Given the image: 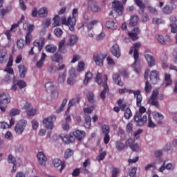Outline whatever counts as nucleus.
<instances>
[{
  "mask_svg": "<svg viewBox=\"0 0 177 177\" xmlns=\"http://www.w3.org/2000/svg\"><path fill=\"white\" fill-rule=\"evenodd\" d=\"M66 45V40L62 39L58 46L59 48V52H60L61 53H66V52H67V50H66V48H64Z\"/></svg>",
  "mask_w": 177,
  "mask_h": 177,
  "instance_id": "nucleus-40",
  "label": "nucleus"
},
{
  "mask_svg": "<svg viewBox=\"0 0 177 177\" xmlns=\"http://www.w3.org/2000/svg\"><path fill=\"white\" fill-rule=\"evenodd\" d=\"M71 134H72V136L75 138V139H77V140H79V142H81V140H82V139L85 138L84 131L81 130H76L75 131H73V133H71Z\"/></svg>",
  "mask_w": 177,
  "mask_h": 177,
  "instance_id": "nucleus-20",
  "label": "nucleus"
},
{
  "mask_svg": "<svg viewBox=\"0 0 177 177\" xmlns=\"http://www.w3.org/2000/svg\"><path fill=\"white\" fill-rule=\"evenodd\" d=\"M128 104L127 103L123 104L120 107V110L124 111V118L125 120H130L132 117V111H131L130 107H127Z\"/></svg>",
  "mask_w": 177,
  "mask_h": 177,
  "instance_id": "nucleus-15",
  "label": "nucleus"
},
{
  "mask_svg": "<svg viewBox=\"0 0 177 177\" xmlns=\"http://www.w3.org/2000/svg\"><path fill=\"white\" fill-rule=\"evenodd\" d=\"M118 92L120 95H124V93H133L134 95V97H136V106H140V102L143 100V97L142 96V94H140V90L135 91L128 88H120Z\"/></svg>",
  "mask_w": 177,
  "mask_h": 177,
  "instance_id": "nucleus-4",
  "label": "nucleus"
},
{
  "mask_svg": "<svg viewBox=\"0 0 177 177\" xmlns=\"http://www.w3.org/2000/svg\"><path fill=\"white\" fill-rule=\"evenodd\" d=\"M107 154V152L106 151H103V149H100V154L96 157L97 161H103L104 158H106V155Z\"/></svg>",
  "mask_w": 177,
  "mask_h": 177,
  "instance_id": "nucleus-36",
  "label": "nucleus"
},
{
  "mask_svg": "<svg viewBox=\"0 0 177 177\" xmlns=\"http://www.w3.org/2000/svg\"><path fill=\"white\" fill-rule=\"evenodd\" d=\"M107 57V54H95L93 55V61L97 66H103V60Z\"/></svg>",
  "mask_w": 177,
  "mask_h": 177,
  "instance_id": "nucleus-12",
  "label": "nucleus"
},
{
  "mask_svg": "<svg viewBox=\"0 0 177 177\" xmlns=\"http://www.w3.org/2000/svg\"><path fill=\"white\" fill-rule=\"evenodd\" d=\"M8 161L10 164L13 165L11 172H12V173L16 172V169H17L16 165L17 164V162L16 161V159L13 157V156L12 154L8 155Z\"/></svg>",
  "mask_w": 177,
  "mask_h": 177,
  "instance_id": "nucleus-25",
  "label": "nucleus"
},
{
  "mask_svg": "<svg viewBox=\"0 0 177 177\" xmlns=\"http://www.w3.org/2000/svg\"><path fill=\"white\" fill-rule=\"evenodd\" d=\"M54 34L58 38H60L62 35H63V30L62 29L57 28L54 30Z\"/></svg>",
  "mask_w": 177,
  "mask_h": 177,
  "instance_id": "nucleus-64",
  "label": "nucleus"
},
{
  "mask_svg": "<svg viewBox=\"0 0 177 177\" xmlns=\"http://www.w3.org/2000/svg\"><path fill=\"white\" fill-rule=\"evenodd\" d=\"M97 23H99L98 20H93L91 22H89L86 26L88 30H92L93 27H95V26L97 24Z\"/></svg>",
  "mask_w": 177,
  "mask_h": 177,
  "instance_id": "nucleus-50",
  "label": "nucleus"
},
{
  "mask_svg": "<svg viewBox=\"0 0 177 177\" xmlns=\"http://www.w3.org/2000/svg\"><path fill=\"white\" fill-rule=\"evenodd\" d=\"M39 17H46L48 16V8L46 7H42L38 10Z\"/></svg>",
  "mask_w": 177,
  "mask_h": 177,
  "instance_id": "nucleus-35",
  "label": "nucleus"
},
{
  "mask_svg": "<svg viewBox=\"0 0 177 177\" xmlns=\"http://www.w3.org/2000/svg\"><path fill=\"white\" fill-rule=\"evenodd\" d=\"M54 121H56V116L55 115H50L47 118H44L43 120V124L45 126V128L46 129H53V127H55ZM52 135V131H50L47 133V138H50V136Z\"/></svg>",
  "mask_w": 177,
  "mask_h": 177,
  "instance_id": "nucleus-5",
  "label": "nucleus"
},
{
  "mask_svg": "<svg viewBox=\"0 0 177 177\" xmlns=\"http://www.w3.org/2000/svg\"><path fill=\"white\" fill-rule=\"evenodd\" d=\"M24 28H28V32L26 34H31L32 31H34V25H28L27 24H24Z\"/></svg>",
  "mask_w": 177,
  "mask_h": 177,
  "instance_id": "nucleus-54",
  "label": "nucleus"
},
{
  "mask_svg": "<svg viewBox=\"0 0 177 177\" xmlns=\"http://www.w3.org/2000/svg\"><path fill=\"white\" fill-rule=\"evenodd\" d=\"M87 99L89 103H95V95L92 92L87 93Z\"/></svg>",
  "mask_w": 177,
  "mask_h": 177,
  "instance_id": "nucleus-51",
  "label": "nucleus"
},
{
  "mask_svg": "<svg viewBox=\"0 0 177 177\" xmlns=\"http://www.w3.org/2000/svg\"><path fill=\"white\" fill-rule=\"evenodd\" d=\"M157 41L161 45H165L167 42H169L171 41V37L169 36H165V38L162 35H158Z\"/></svg>",
  "mask_w": 177,
  "mask_h": 177,
  "instance_id": "nucleus-26",
  "label": "nucleus"
},
{
  "mask_svg": "<svg viewBox=\"0 0 177 177\" xmlns=\"http://www.w3.org/2000/svg\"><path fill=\"white\" fill-rule=\"evenodd\" d=\"M44 87L46 89V91L48 93L52 92L53 91H54L55 89H57V88L56 85H55V83L53 82H48L47 83H46Z\"/></svg>",
  "mask_w": 177,
  "mask_h": 177,
  "instance_id": "nucleus-28",
  "label": "nucleus"
},
{
  "mask_svg": "<svg viewBox=\"0 0 177 177\" xmlns=\"http://www.w3.org/2000/svg\"><path fill=\"white\" fill-rule=\"evenodd\" d=\"M158 97V91H153L151 97L148 100V104L151 106H154L156 109H158L160 107V104L158 103V101H157Z\"/></svg>",
  "mask_w": 177,
  "mask_h": 177,
  "instance_id": "nucleus-8",
  "label": "nucleus"
},
{
  "mask_svg": "<svg viewBox=\"0 0 177 177\" xmlns=\"http://www.w3.org/2000/svg\"><path fill=\"white\" fill-rule=\"evenodd\" d=\"M135 2L136 3V5L138 6L139 8H140L141 12H142V13H143V12H145V8L143 2H142V1H140V0H135Z\"/></svg>",
  "mask_w": 177,
  "mask_h": 177,
  "instance_id": "nucleus-57",
  "label": "nucleus"
},
{
  "mask_svg": "<svg viewBox=\"0 0 177 177\" xmlns=\"http://www.w3.org/2000/svg\"><path fill=\"white\" fill-rule=\"evenodd\" d=\"M140 43H135L133 47L131 48L129 51V55L133 53L134 63L132 64V68L134 69V71L139 74L140 73V63H139V51L138 49L140 48Z\"/></svg>",
  "mask_w": 177,
  "mask_h": 177,
  "instance_id": "nucleus-2",
  "label": "nucleus"
},
{
  "mask_svg": "<svg viewBox=\"0 0 177 177\" xmlns=\"http://www.w3.org/2000/svg\"><path fill=\"white\" fill-rule=\"evenodd\" d=\"M27 125V120H20L15 127V131L18 135H21L24 132L26 126Z\"/></svg>",
  "mask_w": 177,
  "mask_h": 177,
  "instance_id": "nucleus-9",
  "label": "nucleus"
},
{
  "mask_svg": "<svg viewBox=\"0 0 177 177\" xmlns=\"http://www.w3.org/2000/svg\"><path fill=\"white\" fill-rule=\"evenodd\" d=\"M111 52L112 55L118 59L121 57V50L120 49V46L118 44H114L112 46Z\"/></svg>",
  "mask_w": 177,
  "mask_h": 177,
  "instance_id": "nucleus-21",
  "label": "nucleus"
},
{
  "mask_svg": "<svg viewBox=\"0 0 177 177\" xmlns=\"http://www.w3.org/2000/svg\"><path fill=\"white\" fill-rule=\"evenodd\" d=\"M166 162L164 161L161 167L159 168V172H164L165 169H167V171H171V169H174V166L172 165V163H167L165 165Z\"/></svg>",
  "mask_w": 177,
  "mask_h": 177,
  "instance_id": "nucleus-30",
  "label": "nucleus"
},
{
  "mask_svg": "<svg viewBox=\"0 0 177 177\" xmlns=\"http://www.w3.org/2000/svg\"><path fill=\"white\" fill-rule=\"evenodd\" d=\"M149 74H150V70L147 69L145 71L144 75V78L145 80H146L145 86V91L146 92V93H150L151 92V89H153L151 84L149 82Z\"/></svg>",
  "mask_w": 177,
  "mask_h": 177,
  "instance_id": "nucleus-11",
  "label": "nucleus"
},
{
  "mask_svg": "<svg viewBox=\"0 0 177 177\" xmlns=\"http://www.w3.org/2000/svg\"><path fill=\"white\" fill-rule=\"evenodd\" d=\"M45 45V38L40 37L39 39H37L33 42V46L37 48L39 52H41Z\"/></svg>",
  "mask_w": 177,
  "mask_h": 177,
  "instance_id": "nucleus-18",
  "label": "nucleus"
},
{
  "mask_svg": "<svg viewBox=\"0 0 177 177\" xmlns=\"http://www.w3.org/2000/svg\"><path fill=\"white\" fill-rule=\"evenodd\" d=\"M8 60V52L6 50H0V63H5Z\"/></svg>",
  "mask_w": 177,
  "mask_h": 177,
  "instance_id": "nucleus-33",
  "label": "nucleus"
},
{
  "mask_svg": "<svg viewBox=\"0 0 177 177\" xmlns=\"http://www.w3.org/2000/svg\"><path fill=\"white\" fill-rule=\"evenodd\" d=\"M53 20V27H59V26H60V17H59V15H55Z\"/></svg>",
  "mask_w": 177,
  "mask_h": 177,
  "instance_id": "nucleus-45",
  "label": "nucleus"
},
{
  "mask_svg": "<svg viewBox=\"0 0 177 177\" xmlns=\"http://www.w3.org/2000/svg\"><path fill=\"white\" fill-rule=\"evenodd\" d=\"M102 133L104 135V142L105 145H109L110 142V126L108 124H103L102 127Z\"/></svg>",
  "mask_w": 177,
  "mask_h": 177,
  "instance_id": "nucleus-10",
  "label": "nucleus"
},
{
  "mask_svg": "<svg viewBox=\"0 0 177 177\" xmlns=\"http://www.w3.org/2000/svg\"><path fill=\"white\" fill-rule=\"evenodd\" d=\"M9 114L11 117H15V115H19L20 114V111L18 109H12L10 111Z\"/></svg>",
  "mask_w": 177,
  "mask_h": 177,
  "instance_id": "nucleus-60",
  "label": "nucleus"
},
{
  "mask_svg": "<svg viewBox=\"0 0 177 177\" xmlns=\"http://www.w3.org/2000/svg\"><path fill=\"white\" fill-rule=\"evenodd\" d=\"M75 102H77V100L75 98H73L69 101L68 108L65 112L66 115H68V114H70V109H71V107L75 104Z\"/></svg>",
  "mask_w": 177,
  "mask_h": 177,
  "instance_id": "nucleus-43",
  "label": "nucleus"
},
{
  "mask_svg": "<svg viewBox=\"0 0 177 177\" xmlns=\"http://www.w3.org/2000/svg\"><path fill=\"white\" fill-rule=\"evenodd\" d=\"M37 160H38L39 164H40V165H46V161H48V158L45 156V153H44V152H42V151L38 152Z\"/></svg>",
  "mask_w": 177,
  "mask_h": 177,
  "instance_id": "nucleus-22",
  "label": "nucleus"
},
{
  "mask_svg": "<svg viewBox=\"0 0 177 177\" xmlns=\"http://www.w3.org/2000/svg\"><path fill=\"white\" fill-rule=\"evenodd\" d=\"M89 8L91 9L92 12H100V8H99L95 3L90 5Z\"/></svg>",
  "mask_w": 177,
  "mask_h": 177,
  "instance_id": "nucleus-58",
  "label": "nucleus"
},
{
  "mask_svg": "<svg viewBox=\"0 0 177 177\" xmlns=\"http://www.w3.org/2000/svg\"><path fill=\"white\" fill-rule=\"evenodd\" d=\"M137 107H140L139 111L135 114L133 120L136 122L138 127H143L147 121V115H145V113H146V108L142 106V102H140V106H137Z\"/></svg>",
  "mask_w": 177,
  "mask_h": 177,
  "instance_id": "nucleus-3",
  "label": "nucleus"
},
{
  "mask_svg": "<svg viewBox=\"0 0 177 177\" xmlns=\"http://www.w3.org/2000/svg\"><path fill=\"white\" fill-rule=\"evenodd\" d=\"M84 70H85V64L84 63V62H80L77 65V71L79 73H81L84 71Z\"/></svg>",
  "mask_w": 177,
  "mask_h": 177,
  "instance_id": "nucleus-55",
  "label": "nucleus"
},
{
  "mask_svg": "<svg viewBox=\"0 0 177 177\" xmlns=\"http://www.w3.org/2000/svg\"><path fill=\"white\" fill-rule=\"evenodd\" d=\"M78 42V37L75 35H71L69 37V45H75Z\"/></svg>",
  "mask_w": 177,
  "mask_h": 177,
  "instance_id": "nucleus-44",
  "label": "nucleus"
},
{
  "mask_svg": "<svg viewBox=\"0 0 177 177\" xmlns=\"http://www.w3.org/2000/svg\"><path fill=\"white\" fill-rule=\"evenodd\" d=\"M157 127V124L154 123V122L151 120V116H150V114H149L148 116V128H156Z\"/></svg>",
  "mask_w": 177,
  "mask_h": 177,
  "instance_id": "nucleus-53",
  "label": "nucleus"
},
{
  "mask_svg": "<svg viewBox=\"0 0 177 177\" xmlns=\"http://www.w3.org/2000/svg\"><path fill=\"white\" fill-rule=\"evenodd\" d=\"M10 103V95L9 93H2L0 95V110L1 111H6L8 104Z\"/></svg>",
  "mask_w": 177,
  "mask_h": 177,
  "instance_id": "nucleus-6",
  "label": "nucleus"
},
{
  "mask_svg": "<svg viewBox=\"0 0 177 177\" xmlns=\"http://www.w3.org/2000/svg\"><path fill=\"white\" fill-rule=\"evenodd\" d=\"M115 146H116V149L120 151L125 149V145L123 142H121V141H117L115 143Z\"/></svg>",
  "mask_w": 177,
  "mask_h": 177,
  "instance_id": "nucleus-49",
  "label": "nucleus"
},
{
  "mask_svg": "<svg viewBox=\"0 0 177 177\" xmlns=\"http://www.w3.org/2000/svg\"><path fill=\"white\" fill-rule=\"evenodd\" d=\"M138 21H139V17L136 15L132 16L130 19L129 25L131 27H135V26L138 25Z\"/></svg>",
  "mask_w": 177,
  "mask_h": 177,
  "instance_id": "nucleus-38",
  "label": "nucleus"
},
{
  "mask_svg": "<svg viewBox=\"0 0 177 177\" xmlns=\"http://www.w3.org/2000/svg\"><path fill=\"white\" fill-rule=\"evenodd\" d=\"M149 78L151 84L156 85L160 81V73L158 71L153 70L150 73Z\"/></svg>",
  "mask_w": 177,
  "mask_h": 177,
  "instance_id": "nucleus-14",
  "label": "nucleus"
},
{
  "mask_svg": "<svg viewBox=\"0 0 177 177\" xmlns=\"http://www.w3.org/2000/svg\"><path fill=\"white\" fill-rule=\"evenodd\" d=\"M153 117L154 120L157 121V124H158V125H162V120H164V116L161 113L156 112Z\"/></svg>",
  "mask_w": 177,
  "mask_h": 177,
  "instance_id": "nucleus-31",
  "label": "nucleus"
},
{
  "mask_svg": "<svg viewBox=\"0 0 177 177\" xmlns=\"http://www.w3.org/2000/svg\"><path fill=\"white\" fill-rule=\"evenodd\" d=\"M66 104H67V99L64 98L62 101V105L60 106L59 109L56 111L57 114H60V113L63 111V109H64V107L66 106Z\"/></svg>",
  "mask_w": 177,
  "mask_h": 177,
  "instance_id": "nucleus-48",
  "label": "nucleus"
},
{
  "mask_svg": "<svg viewBox=\"0 0 177 177\" xmlns=\"http://www.w3.org/2000/svg\"><path fill=\"white\" fill-rule=\"evenodd\" d=\"M120 168L113 167L111 171V177H118L120 174Z\"/></svg>",
  "mask_w": 177,
  "mask_h": 177,
  "instance_id": "nucleus-59",
  "label": "nucleus"
},
{
  "mask_svg": "<svg viewBox=\"0 0 177 177\" xmlns=\"http://www.w3.org/2000/svg\"><path fill=\"white\" fill-rule=\"evenodd\" d=\"M12 12L11 6H6L5 8H0V19H3L7 13Z\"/></svg>",
  "mask_w": 177,
  "mask_h": 177,
  "instance_id": "nucleus-27",
  "label": "nucleus"
},
{
  "mask_svg": "<svg viewBox=\"0 0 177 177\" xmlns=\"http://www.w3.org/2000/svg\"><path fill=\"white\" fill-rule=\"evenodd\" d=\"M172 10H174V7H169V6L167 5L162 8V12L165 15H169V13H172Z\"/></svg>",
  "mask_w": 177,
  "mask_h": 177,
  "instance_id": "nucleus-47",
  "label": "nucleus"
},
{
  "mask_svg": "<svg viewBox=\"0 0 177 177\" xmlns=\"http://www.w3.org/2000/svg\"><path fill=\"white\" fill-rule=\"evenodd\" d=\"M145 57L149 64V67H154V66H156V59H154L153 55L145 54Z\"/></svg>",
  "mask_w": 177,
  "mask_h": 177,
  "instance_id": "nucleus-24",
  "label": "nucleus"
},
{
  "mask_svg": "<svg viewBox=\"0 0 177 177\" xmlns=\"http://www.w3.org/2000/svg\"><path fill=\"white\" fill-rule=\"evenodd\" d=\"M106 27L109 30H115V22L114 21H108L106 22Z\"/></svg>",
  "mask_w": 177,
  "mask_h": 177,
  "instance_id": "nucleus-46",
  "label": "nucleus"
},
{
  "mask_svg": "<svg viewBox=\"0 0 177 177\" xmlns=\"http://www.w3.org/2000/svg\"><path fill=\"white\" fill-rule=\"evenodd\" d=\"M47 57L48 55H46L45 53H42L40 60L36 63V67H37V68H42V66H44V62H45V59Z\"/></svg>",
  "mask_w": 177,
  "mask_h": 177,
  "instance_id": "nucleus-32",
  "label": "nucleus"
},
{
  "mask_svg": "<svg viewBox=\"0 0 177 177\" xmlns=\"http://www.w3.org/2000/svg\"><path fill=\"white\" fill-rule=\"evenodd\" d=\"M32 39V35L26 33V35L25 37V43L27 45H30V44H31Z\"/></svg>",
  "mask_w": 177,
  "mask_h": 177,
  "instance_id": "nucleus-61",
  "label": "nucleus"
},
{
  "mask_svg": "<svg viewBox=\"0 0 177 177\" xmlns=\"http://www.w3.org/2000/svg\"><path fill=\"white\" fill-rule=\"evenodd\" d=\"M74 154V151L71 149H68L66 150L64 153V158H68L69 157H71Z\"/></svg>",
  "mask_w": 177,
  "mask_h": 177,
  "instance_id": "nucleus-56",
  "label": "nucleus"
},
{
  "mask_svg": "<svg viewBox=\"0 0 177 177\" xmlns=\"http://www.w3.org/2000/svg\"><path fill=\"white\" fill-rule=\"evenodd\" d=\"M92 77H93V74L91 71H88L85 74V77L84 79V85H88L89 81L92 80Z\"/></svg>",
  "mask_w": 177,
  "mask_h": 177,
  "instance_id": "nucleus-37",
  "label": "nucleus"
},
{
  "mask_svg": "<svg viewBox=\"0 0 177 177\" xmlns=\"http://www.w3.org/2000/svg\"><path fill=\"white\" fill-rule=\"evenodd\" d=\"M51 60L55 62V63H60V62H63V56L60 53H57L51 57Z\"/></svg>",
  "mask_w": 177,
  "mask_h": 177,
  "instance_id": "nucleus-34",
  "label": "nucleus"
},
{
  "mask_svg": "<svg viewBox=\"0 0 177 177\" xmlns=\"http://www.w3.org/2000/svg\"><path fill=\"white\" fill-rule=\"evenodd\" d=\"M62 24H64L65 26H69L70 31H74V26H75V19L74 18H71V16L68 17H62L61 18Z\"/></svg>",
  "mask_w": 177,
  "mask_h": 177,
  "instance_id": "nucleus-7",
  "label": "nucleus"
},
{
  "mask_svg": "<svg viewBox=\"0 0 177 177\" xmlns=\"http://www.w3.org/2000/svg\"><path fill=\"white\" fill-rule=\"evenodd\" d=\"M17 85L19 86V89H23V88H26V86H27V84L24 80H19Z\"/></svg>",
  "mask_w": 177,
  "mask_h": 177,
  "instance_id": "nucleus-63",
  "label": "nucleus"
},
{
  "mask_svg": "<svg viewBox=\"0 0 177 177\" xmlns=\"http://www.w3.org/2000/svg\"><path fill=\"white\" fill-rule=\"evenodd\" d=\"M51 93V97L53 99H57L59 97V89L57 88V87L55 89L53 90V91L50 92Z\"/></svg>",
  "mask_w": 177,
  "mask_h": 177,
  "instance_id": "nucleus-52",
  "label": "nucleus"
},
{
  "mask_svg": "<svg viewBox=\"0 0 177 177\" xmlns=\"http://www.w3.org/2000/svg\"><path fill=\"white\" fill-rule=\"evenodd\" d=\"M170 21L171 22L170 24V27L171 28V32H173V34H176V32H177V26H176L177 19H176V17H175V16L170 17Z\"/></svg>",
  "mask_w": 177,
  "mask_h": 177,
  "instance_id": "nucleus-23",
  "label": "nucleus"
},
{
  "mask_svg": "<svg viewBox=\"0 0 177 177\" xmlns=\"http://www.w3.org/2000/svg\"><path fill=\"white\" fill-rule=\"evenodd\" d=\"M18 68L20 73V77L24 78V77H26V73H27V68H26L24 65H19Z\"/></svg>",
  "mask_w": 177,
  "mask_h": 177,
  "instance_id": "nucleus-39",
  "label": "nucleus"
},
{
  "mask_svg": "<svg viewBox=\"0 0 177 177\" xmlns=\"http://www.w3.org/2000/svg\"><path fill=\"white\" fill-rule=\"evenodd\" d=\"M113 81L114 84L118 85V86H122L124 85V83L121 80V76H120V74L118 73H115L113 75Z\"/></svg>",
  "mask_w": 177,
  "mask_h": 177,
  "instance_id": "nucleus-29",
  "label": "nucleus"
},
{
  "mask_svg": "<svg viewBox=\"0 0 177 177\" xmlns=\"http://www.w3.org/2000/svg\"><path fill=\"white\" fill-rule=\"evenodd\" d=\"M113 6L114 9H115L116 13H118L120 16L124 13V6H122V3L119 1H114L113 2Z\"/></svg>",
  "mask_w": 177,
  "mask_h": 177,
  "instance_id": "nucleus-16",
  "label": "nucleus"
},
{
  "mask_svg": "<svg viewBox=\"0 0 177 177\" xmlns=\"http://www.w3.org/2000/svg\"><path fill=\"white\" fill-rule=\"evenodd\" d=\"M46 50L48 53H55L57 50V47L52 44H48L46 46Z\"/></svg>",
  "mask_w": 177,
  "mask_h": 177,
  "instance_id": "nucleus-42",
  "label": "nucleus"
},
{
  "mask_svg": "<svg viewBox=\"0 0 177 177\" xmlns=\"http://www.w3.org/2000/svg\"><path fill=\"white\" fill-rule=\"evenodd\" d=\"M53 165H54L55 168H59V167H61L59 169V172H62V171L66 168V162L62 161L60 159L55 158L53 160Z\"/></svg>",
  "mask_w": 177,
  "mask_h": 177,
  "instance_id": "nucleus-17",
  "label": "nucleus"
},
{
  "mask_svg": "<svg viewBox=\"0 0 177 177\" xmlns=\"http://www.w3.org/2000/svg\"><path fill=\"white\" fill-rule=\"evenodd\" d=\"M60 138L66 145H70V143H73V142H75V138L73 136L71 133L69 134V136L67 134L60 136Z\"/></svg>",
  "mask_w": 177,
  "mask_h": 177,
  "instance_id": "nucleus-19",
  "label": "nucleus"
},
{
  "mask_svg": "<svg viewBox=\"0 0 177 177\" xmlns=\"http://www.w3.org/2000/svg\"><path fill=\"white\" fill-rule=\"evenodd\" d=\"M84 120H85L84 127L87 128V129H89V128H91V122L92 121L91 116L89 115H85Z\"/></svg>",
  "mask_w": 177,
  "mask_h": 177,
  "instance_id": "nucleus-41",
  "label": "nucleus"
},
{
  "mask_svg": "<svg viewBox=\"0 0 177 177\" xmlns=\"http://www.w3.org/2000/svg\"><path fill=\"white\" fill-rule=\"evenodd\" d=\"M103 77V79H102ZM109 78L107 77V75H104V76L100 73H97L95 77V81L98 85H102L104 88L100 93V97L102 100H104L106 99V93H109L110 92V89L109 88V85L107 84V81Z\"/></svg>",
  "mask_w": 177,
  "mask_h": 177,
  "instance_id": "nucleus-1",
  "label": "nucleus"
},
{
  "mask_svg": "<svg viewBox=\"0 0 177 177\" xmlns=\"http://www.w3.org/2000/svg\"><path fill=\"white\" fill-rule=\"evenodd\" d=\"M140 34V29L139 28H134L131 32H128V36L131 41H138L139 39V35Z\"/></svg>",
  "mask_w": 177,
  "mask_h": 177,
  "instance_id": "nucleus-13",
  "label": "nucleus"
},
{
  "mask_svg": "<svg viewBox=\"0 0 177 177\" xmlns=\"http://www.w3.org/2000/svg\"><path fill=\"white\" fill-rule=\"evenodd\" d=\"M17 48L18 49H23V48H24V39H20L17 41Z\"/></svg>",
  "mask_w": 177,
  "mask_h": 177,
  "instance_id": "nucleus-62",
  "label": "nucleus"
}]
</instances>
